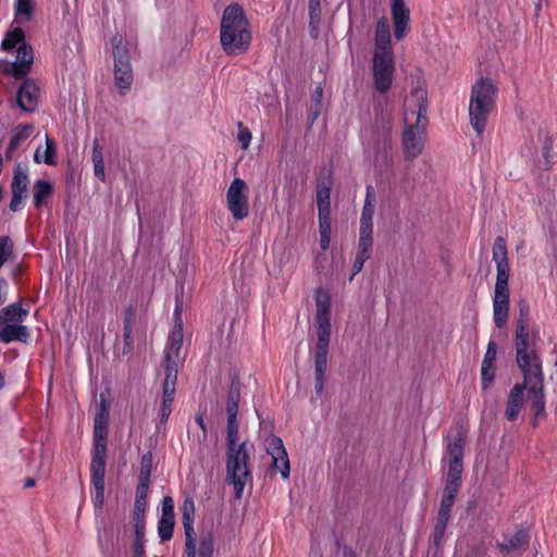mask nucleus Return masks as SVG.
I'll use <instances>...</instances> for the list:
<instances>
[{"instance_id":"obj_6","label":"nucleus","mask_w":557,"mask_h":557,"mask_svg":"<svg viewBox=\"0 0 557 557\" xmlns=\"http://www.w3.org/2000/svg\"><path fill=\"white\" fill-rule=\"evenodd\" d=\"M14 48H16L15 60L2 61L0 67L4 73L22 78L30 71L34 53L32 47L25 42V34L18 25H13L1 42V49L4 51H12Z\"/></svg>"},{"instance_id":"obj_36","label":"nucleus","mask_w":557,"mask_h":557,"mask_svg":"<svg viewBox=\"0 0 557 557\" xmlns=\"http://www.w3.org/2000/svg\"><path fill=\"white\" fill-rule=\"evenodd\" d=\"M493 261L496 265L509 264L507 259L506 242L503 237H497L493 245Z\"/></svg>"},{"instance_id":"obj_13","label":"nucleus","mask_w":557,"mask_h":557,"mask_svg":"<svg viewBox=\"0 0 557 557\" xmlns=\"http://www.w3.org/2000/svg\"><path fill=\"white\" fill-rule=\"evenodd\" d=\"M107 450H92L90 473L95 491L94 505L101 508L104 503V475H106Z\"/></svg>"},{"instance_id":"obj_15","label":"nucleus","mask_w":557,"mask_h":557,"mask_svg":"<svg viewBox=\"0 0 557 557\" xmlns=\"http://www.w3.org/2000/svg\"><path fill=\"white\" fill-rule=\"evenodd\" d=\"M265 449L272 458V468L278 470L283 479H288L290 465L283 441L278 436L271 435L265 440Z\"/></svg>"},{"instance_id":"obj_25","label":"nucleus","mask_w":557,"mask_h":557,"mask_svg":"<svg viewBox=\"0 0 557 557\" xmlns=\"http://www.w3.org/2000/svg\"><path fill=\"white\" fill-rule=\"evenodd\" d=\"M148 491V486H144V484L137 485L133 513L137 533L138 529L141 528V524L144 522L145 511L147 508Z\"/></svg>"},{"instance_id":"obj_53","label":"nucleus","mask_w":557,"mask_h":557,"mask_svg":"<svg viewBox=\"0 0 557 557\" xmlns=\"http://www.w3.org/2000/svg\"><path fill=\"white\" fill-rule=\"evenodd\" d=\"M108 420H109V412L104 405H101L99 410L97 411L95 419H94V425H102L108 426Z\"/></svg>"},{"instance_id":"obj_5","label":"nucleus","mask_w":557,"mask_h":557,"mask_svg":"<svg viewBox=\"0 0 557 557\" xmlns=\"http://www.w3.org/2000/svg\"><path fill=\"white\" fill-rule=\"evenodd\" d=\"M221 46L227 54H239L250 46L251 34L244 10L238 4L225 8L221 20Z\"/></svg>"},{"instance_id":"obj_46","label":"nucleus","mask_w":557,"mask_h":557,"mask_svg":"<svg viewBox=\"0 0 557 557\" xmlns=\"http://www.w3.org/2000/svg\"><path fill=\"white\" fill-rule=\"evenodd\" d=\"M150 475H151V457L150 455L143 456L141 459V467L139 472V482L138 484H144V486L149 487L150 482Z\"/></svg>"},{"instance_id":"obj_32","label":"nucleus","mask_w":557,"mask_h":557,"mask_svg":"<svg viewBox=\"0 0 557 557\" xmlns=\"http://www.w3.org/2000/svg\"><path fill=\"white\" fill-rule=\"evenodd\" d=\"M321 3L320 0H309V30L313 38L319 35V26L321 23Z\"/></svg>"},{"instance_id":"obj_64","label":"nucleus","mask_w":557,"mask_h":557,"mask_svg":"<svg viewBox=\"0 0 557 557\" xmlns=\"http://www.w3.org/2000/svg\"><path fill=\"white\" fill-rule=\"evenodd\" d=\"M312 98L317 102V104H320L321 98H322V88L321 87H317V89L313 92Z\"/></svg>"},{"instance_id":"obj_7","label":"nucleus","mask_w":557,"mask_h":557,"mask_svg":"<svg viewBox=\"0 0 557 557\" xmlns=\"http://www.w3.org/2000/svg\"><path fill=\"white\" fill-rule=\"evenodd\" d=\"M496 96L497 89L490 79L481 78L472 86L469 117L478 136H481L486 127L487 119L495 108Z\"/></svg>"},{"instance_id":"obj_17","label":"nucleus","mask_w":557,"mask_h":557,"mask_svg":"<svg viewBox=\"0 0 557 557\" xmlns=\"http://www.w3.org/2000/svg\"><path fill=\"white\" fill-rule=\"evenodd\" d=\"M39 87L33 79L23 82L17 90V104L25 112H34L38 107Z\"/></svg>"},{"instance_id":"obj_19","label":"nucleus","mask_w":557,"mask_h":557,"mask_svg":"<svg viewBox=\"0 0 557 557\" xmlns=\"http://www.w3.org/2000/svg\"><path fill=\"white\" fill-rule=\"evenodd\" d=\"M509 292L494 290L493 296V319L498 329L504 327L509 315Z\"/></svg>"},{"instance_id":"obj_31","label":"nucleus","mask_w":557,"mask_h":557,"mask_svg":"<svg viewBox=\"0 0 557 557\" xmlns=\"http://www.w3.org/2000/svg\"><path fill=\"white\" fill-rule=\"evenodd\" d=\"M315 349H329L331 339V320H317Z\"/></svg>"},{"instance_id":"obj_47","label":"nucleus","mask_w":557,"mask_h":557,"mask_svg":"<svg viewBox=\"0 0 557 557\" xmlns=\"http://www.w3.org/2000/svg\"><path fill=\"white\" fill-rule=\"evenodd\" d=\"M213 535L208 534L201 539L198 557H213Z\"/></svg>"},{"instance_id":"obj_33","label":"nucleus","mask_w":557,"mask_h":557,"mask_svg":"<svg viewBox=\"0 0 557 557\" xmlns=\"http://www.w3.org/2000/svg\"><path fill=\"white\" fill-rule=\"evenodd\" d=\"M519 317L516 324V336L531 335L529 332L530 307L525 300L519 301Z\"/></svg>"},{"instance_id":"obj_26","label":"nucleus","mask_w":557,"mask_h":557,"mask_svg":"<svg viewBox=\"0 0 557 557\" xmlns=\"http://www.w3.org/2000/svg\"><path fill=\"white\" fill-rule=\"evenodd\" d=\"M317 312L315 320H331V295L324 288H318L314 294Z\"/></svg>"},{"instance_id":"obj_1","label":"nucleus","mask_w":557,"mask_h":557,"mask_svg":"<svg viewBox=\"0 0 557 557\" xmlns=\"http://www.w3.org/2000/svg\"><path fill=\"white\" fill-rule=\"evenodd\" d=\"M516 360L528 387V400L535 418L545 413V395L543 391L542 361L537 354L535 341L531 335L515 338Z\"/></svg>"},{"instance_id":"obj_41","label":"nucleus","mask_w":557,"mask_h":557,"mask_svg":"<svg viewBox=\"0 0 557 557\" xmlns=\"http://www.w3.org/2000/svg\"><path fill=\"white\" fill-rule=\"evenodd\" d=\"M497 276L494 290H504L509 292L508 281H509V264L496 265Z\"/></svg>"},{"instance_id":"obj_45","label":"nucleus","mask_w":557,"mask_h":557,"mask_svg":"<svg viewBox=\"0 0 557 557\" xmlns=\"http://www.w3.org/2000/svg\"><path fill=\"white\" fill-rule=\"evenodd\" d=\"M13 242L9 236H0V269L13 253Z\"/></svg>"},{"instance_id":"obj_8","label":"nucleus","mask_w":557,"mask_h":557,"mask_svg":"<svg viewBox=\"0 0 557 557\" xmlns=\"http://www.w3.org/2000/svg\"><path fill=\"white\" fill-rule=\"evenodd\" d=\"M465 437V433L462 431H458L453 438H447V456L444 458V461H446L448 465L446 484L443 492V495L445 496L455 498L459 492L461 474L463 470L462 459Z\"/></svg>"},{"instance_id":"obj_59","label":"nucleus","mask_w":557,"mask_h":557,"mask_svg":"<svg viewBox=\"0 0 557 557\" xmlns=\"http://www.w3.org/2000/svg\"><path fill=\"white\" fill-rule=\"evenodd\" d=\"M8 281L0 276V306L7 300V289H8Z\"/></svg>"},{"instance_id":"obj_28","label":"nucleus","mask_w":557,"mask_h":557,"mask_svg":"<svg viewBox=\"0 0 557 557\" xmlns=\"http://www.w3.org/2000/svg\"><path fill=\"white\" fill-rule=\"evenodd\" d=\"M53 191L52 185L44 180H39L34 185V195L33 200L34 205L37 209L41 208L46 205L47 199L51 196Z\"/></svg>"},{"instance_id":"obj_2","label":"nucleus","mask_w":557,"mask_h":557,"mask_svg":"<svg viewBox=\"0 0 557 557\" xmlns=\"http://www.w3.org/2000/svg\"><path fill=\"white\" fill-rule=\"evenodd\" d=\"M403 149L407 159H416L423 150L428 128L426 90L416 87L405 100Z\"/></svg>"},{"instance_id":"obj_48","label":"nucleus","mask_w":557,"mask_h":557,"mask_svg":"<svg viewBox=\"0 0 557 557\" xmlns=\"http://www.w3.org/2000/svg\"><path fill=\"white\" fill-rule=\"evenodd\" d=\"M186 543H185V556L186 557H195L196 556V533L185 532Z\"/></svg>"},{"instance_id":"obj_3","label":"nucleus","mask_w":557,"mask_h":557,"mask_svg":"<svg viewBox=\"0 0 557 557\" xmlns=\"http://www.w3.org/2000/svg\"><path fill=\"white\" fill-rule=\"evenodd\" d=\"M395 72L391 28L387 20L381 17L375 25L372 74L374 87L385 94L392 86Z\"/></svg>"},{"instance_id":"obj_50","label":"nucleus","mask_w":557,"mask_h":557,"mask_svg":"<svg viewBox=\"0 0 557 557\" xmlns=\"http://www.w3.org/2000/svg\"><path fill=\"white\" fill-rule=\"evenodd\" d=\"M446 528H447V524L435 522L434 532H433V536H432V541L435 546L438 547L442 545L444 537H445Z\"/></svg>"},{"instance_id":"obj_4","label":"nucleus","mask_w":557,"mask_h":557,"mask_svg":"<svg viewBox=\"0 0 557 557\" xmlns=\"http://www.w3.org/2000/svg\"><path fill=\"white\" fill-rule=\"evenodd\" d=\"M227 460H226V481L234 486L235 497L242 498L244 488L250 479V472L247 466L249 451L247 444L238 442L237 419H227Z\"/></svg>"},{"instance_id":"obj_40","label":"nucleus","mask_w":557,"mask_h":557,"mask_svg":"<svg viewBox=\"0 0 557 557\" xmlns=\"http://www.w3.org/2000/svg\"><path fill=\"white\" fill-rule=\"evenodd\" d=\"M92 162H94L95 175L99 180L104 181L106 173H104L103 156H102V152H101L97 141H95L94 148H92Z\"/></svg>"},{"instance_id":"obj_55","label":"nucleus","mask_w":557,"mask_h":557,"mask_svg":"<svg viewBox=\"0 0 557 557\" xmlns=\"http://www.w3.org/2000/svg\"><path fill=\"white\" fill-rule=\"evenodd\" d=\"M133 315H134L133 308L132 307L127 308V310L125 311V319H124V338H125L126 343H128V341L131 339V327H132Z\"/></svg>"},{"instance_id":"obj_11","label":"nucleus","mask_w":557,"mask_h":557,"mask_svg":"<svg viewBox=\"0 0 557 557\" xmlns=\"http://www.w3.org/2000/svg\"><path fill=\"white\" fill-rule=\"evenodd\" d=\"M174 315L176 323L170 332L168 343L164 349L165 372L173 369L174 374L177 376V367L181 359V350L183 345V325L180 319V308L175 307Z\"/></svg>"},{"instance_id":"obj_44","label":"nucleus","mask_w":557,"mask_h":557,"mask_svg":"<svg viewBox=\"0 0 557 557\" xmlns=\"http://www.w3.org/2000/svg\"><path fill=\"white\" fill-rule=\"evenodd\" d=\"M108 426L94 425V450H107Z\"/></svg>"},{"instance_id":"obj_54","label":"nucleus","mask_w":557,"mask_h":557,"mask_svg":"<svg viewBox=\"0 0 557 557\" xmlns=\"http://www.w3.org/2000/svg\"><path fill=\"white\" fill-rule=\"evenodd\" d=\"M496 354L497 345L494 342H490L482 363L493 366L496 359Z\"/></svg>"},{"instance_id":"obj_20","label":"nucleus","mask_w":557,"mask_h":557,"mask_svg":"<svg viewBox=\"0 0 557 557\" xmlns=\"http://www.w3.org/2000/svg\"><path fill=\"white\" fill-rule=\"evenodd\" d=\"M524 389H528L525 384H516L507 399L506 410H505V417L509 421H513L517 419L518 414L520 413L523 404H524Z\"/></svg>"},{"instance_id":"obj_49","label":"nucleus","mask_w":557,"mask_h":557,"mask_svg":"<svg viewBox=\"0 0 557 557\" xmlns=\"http://www.w3.org/2000/svg\"><path fill=\"white\" fill-rule=\"evenodd\" d=\"M251 133L248 128L244 127L242 123H238L237 139L243 149H247L251 141Z\"/></svg>"},{"instance_id":"obj_14","label":"nucleus","mask_w":557,"mask_h":557,"mask_svg":"<svg viewBox=\"0 0 557 557\" xmlns=\"http://www.w3.org/2000/svg\"><path fill=\"white\" fill-rule=\"evenodd\" d=\"M530 534L525 529L506 533L497 546L504 557H520L529 547Z\"/></svg>"},{"instance_id":"obj_39","label":"nucleus","mask_w":557,"mask_h":557,"mask_svg":"<svg viewBox=\"0 0 557 557\" xmlns=\"http://www.w3.org/2000/svg\"><path fill=\"white\" fill-rule=\"evenodd\" d=\"M373 214L374 206L369 200V196L364 201V206L360 218V230H372L373 231Z\"/></svg>"},{"instance_id":"obj_56","label":"nucleus","mask_w":557,"mask_h":557,"mask_svg":"<svg viewBox=\"0 0 557 557\" xmlns=\"http://www.w3.org/2000/svg\"><path fill=\"white\" fill-rule=\"evenodd\" d=\"M25 198H26V196H24V195L12 194L10 209L14 212L21 210L24 206Z\"/></svg>"},{"instance_id":"obj_57","label":"nucleus","mask_w":557,"mask_h":557,"mask_svg":"<svg viewBox=\"0 0 557 557\" xmlns=\"http://www.w3.org/2000/svg\"><path fill=\"white\" fill-rule=\"evenodd\" d=\"M366 260H367V258H364L362 256H358V255L356 256V259L352 264V274L349 278L350 281L354 278V276L356 274H358L362 270Z\"/></svg>"},{"instance_id":"obj_23","label":"nucleus","mask_w":557,"mask_h":557,"mask_svg":"<svg viewBox=\"0 0 557 557\" xmlns=\"http://www.w3.org/2000/svg\"><path fill=\"white\" fill-rule=\"evenodd\" d=\"M331 181L329 178L319 180L317 184V207L319 216H331Z\"/></svg>"},{"instance_id":"obj_58","label":"nucleus","mask_w":557,"mask_h":557,"mask_svg":"<svg viewBox=\"0 0 557 557\" xmlns=\"http://www.w3.org/2000/svg\"><path fill=\"white\" fill-rule=\"evenodd\" d=\"M454 503H455L454 497L443 495L441 505H440V509L451 511Z\"/></svg>"},{"instance_id":"obj_43","label":"nucleus","mask_w":557,"mask_h":557,"mask_svg":"<svg viewBox=\"0 0 557 557\" xmlns=\"http://www.w3.org/2000/svg\"><path fill=\"white\" fill-rule=\"evenodd\" d=\"M327 354L329 349H315L314 351V373L315 376H325L327 368Z\"/></svg>"},{"instance_id":"obj_62","label":"nucleus","mask_w":557,"mask_h":557,"mask_svg":"<svg viewBox=\"0 0 557 557\" xmlns=\"http://www.w3.org/2000/svg\"><path fill=\"white\" fill-rule=\"evenodd\" d=\"M450 512L451 511L438 509L435 522L447 524L450 518Z\"/></svg>"},{"instance_id":"obj_27","label":"nucleus","mask_w":557,"mask_h":557,"mask_svg":"<svg viewBox=\"0 0 557 557\" xmlns=\"http://www.w3.org/2000/svg\"><path fill=\"white\" fill-rule=\"evenodd\" d=\"M34 160L37 163L44 162L48 165H55L57 164V148L55 143L52 138H50L48 135L45 139V148H37L34 154Z\"/></svg>"},{"instance_id":"obj_60","label":"nucleus","mask_w":557,"mask_h":557,"mask_svg":"<svg viewBox=\"0 0 557 557\" xmlns=\"http://www.w3.org/2000/svg\"><path fill=\"white\" fill-rule=\"evenodd\" d=\"M550 149H552V138L548 136H545L544 144H543V156L547 162L549 161Z\"/></svg>"},{"instance_id":"obj_63","label":"nucleus","mask_w":557,"mask_h":557,"mask_svg":"<svg viewBox=\"0 0 557 557\" xmlns=\"http://www.w3.org/2000/svg\"><path fill=\"white\" fill-rule=\"evenodd\" d=\"M314 389L317 395H321L324 389V376H315Z\"/></svg>"},{"instance_id":"obj_30","label":"nucleus","mask_w":557,"mask_h":557,"mask_svg":"<svg viewBox=\"0 0 557 557\" xmlns=\"http://www.w3.org/2000/svg\"><path fill=\"white\" fill-rule=\"evenodd\" d=\"M182 523L185 532H193L195 518V503L191 497H186L181 506Z\"/></svg>"},{"instance_id":"obj_37","label":"nucleus","mask_w":557,"mask_h":557,"mask_svg":"<svg viewBox=\"0 0 557 557\" xmlns=\"http://www.w3.org/2000/svg\"><path fill=\"white\" fill-rule=\"evenodd\" d=\"M175 519L160 517L158 522V534L161 542L170 541L173 536Z\"/></svg>"},{"instance_id":"obj_12","label":"nucleus","mask_w":557,"mask_h":557,"mask_svg":"<svg viewBox=\"0 0 557 557\" xmlns=\"http://www.w3.org/2000/svg\"><path fill=\"white\" fill-rule=\"evenodd\" d=\"M246 187V182L236 177L226 191L227 209L236 221L244 220L249 213L248 199L245 195Z\"/></svg>"},{"instance_id":"obj_35","label":"nucleus","mask_w":557,"mask_h":557,"mask_svg":"<svg viewBox=\"0 0 557 557\" xmlns=\"http://www.w3.org/2000/svg\"><path fill=\"white\" fill-rule=\"evenodd\" d=\"M239 405V391L234 385L231 386L226 399V416L227 419H237Z\"/></svg>"},{"instance_id":"obj_21","label":"nucleus","mask_w":557,"mask_h":557,"mask_svg":"<svg viewBox=\"0 0 557 557\" xmlns=\"http://www.w3.org/2000/svg\"><path fill=\"white\" fill-rule=\"evenodd\" d=\"M36 8L37 3L35 0H14L12 25L23 26L32 22Z\"/></svg>"},{"instance_id":"obj_10","label":"nucleus","mask_w":557,"mask_h":557,"mask_svg":"<svg viewBox=\"0 0 557 557\" xmlns=\"http://www.w3.org/2000/svg\"><path fill=\"white\" fill-rule=\"evenodd\" d=\"M392 117L388 113L376 116L373 124L362 129L361 138L367 149L383 150L391 146Z\"/></svg>"},{"instance_id":"obj_9","label":"nucleus","mask_w":557,"mask_h":557,"mask_svg":"<svg viewBox=\"0 0 557 557\" xmlns=\"http://www.w3.org/2000/svg\"><path fill=\"white\" fill-rule=\"evenodd\" d=\"M111 45L114 59L115 85L120 92L124 95L133 83V69L131 64L133 45L120 34L113 36Z\"/></svg>"},{"instance_id":"obj_18","label":"nucleus","mask_w":557,"mask_h":557,"mask_svg":"<svg viewBox=\"0 0 557 557\" xmlns=\"http://www.w3.org/2000/svg\"><path fill=\"white\" fill-rule=\"evenodd\" d=\"M177 376L174 374L173 369L166 371L163 382V395L161 404V423H165L172 412V404L175 396Z\"/></svg>"},{"instance_id":"obj_24","label":"nucleus","mask_w":557,"mask_h":557,"mask_svg":"<svg viewBox=\"0 0 557 557\" xmlns=\"http://www.w3.org/2000/svg\"><path fill=\"white\" fill-rule=\"evenodd\" d=\"M28 315V310L22 307L20 301L13 302L0 309V325L23 323Z\"/></svg>"},{"instance_id":"obj_34","label":"nucleus","mask_w":557,"mask_h":557,"mask_svg":"<svg viewBox=\"0 0 557 557\" xmlns=\"http://www.w3.org/2000/svg\"><path fill=\"white\" fill-rule=\"evenodd\" d=\"M320 247L325 251L331 243V216H319Z\"/></svg>"},{"instance_id":"obj_38","label":"nucleus","mask_w":557,"mask_h":557,"mask_svg":"<svg viewBox=\"0 0 557 557\" xmlns=\"http://www.w3.org/2000/svg\"><path fill=\"white\" fill-rule=\"evenodd\" d=\"M372 230H360L358 256L369 258V252L372 249Z\"/></svg>"},{"instance_id":"obj_61","label":"nucleus","mask_w":557,"mask_h":557,"mask_svg":"<svg viewBox=\"0 0 557 557\" xmlns=\"http://www.w3.org/2000/svg\"><path fill=\"white\" fill-rule=\"evenodd\" d=\"M139 533H140V529H138V533L136 532L137 539H136V543L134 545V557H143L144 556V546L140 543Z\"/></svg>"},{"instance_id":"obj_52","label":"nucleus","mask_w":557,"mask_h":557,"mask_svg":"<svg viewBox=\"0 0 557 557\" xmlns=\"http://www.w3.org/2000/svg\"><path fill=\"white\" fill-rule=\"evenodd\" d=\"M482 384L486 388L494 379V366L482 363L481 367Z\"/></svg>"},{"instance_id":"obj_42","label":"nucleus","mask_w":557,"mask_h":557,"mask_svg":"<svg viewBox=\"0 0 557 557\" xmlns=\"http://www.w3.org/2000/svg\"><path fill=\"white\" fill-rule=\"evenodd\" d=\"M28 185V176L25 172L18 171L14 173L12 180V194H21L26 196Z\"/></svg>"},{"instance_id":"obj_29","label":"nucleus","mask_w":557,"mask_h":557,"mask_svg":"<svg viewBox=\"0 0 557 557\" xmlns=\"http://www.w3.org/2000/svg\"><path fill=\"white\" fill-rule=\"evenodd\" d=\"M34 129V126L32 124H21L17 125L12 133V136L10 138L8 151L12 152L14 151L24 140H26L32 132Z\"/></svg>"},{"instance_id":"obj_16","label":"nucleus","mask_w":557,"mask_h":557,"mask_svg":"<svg viewBox=\"0 0 557 557\" xmlns=\"http://www.w3.org/2000/svg\"><path fill=\"white\" fill-rule=\"evenodd\" d=\"M406 1L407 0H391L394 36L397 40H401L409 29L410 10Z\"/></svg>"},{"instance_id":"obj_51","label":"nucleus","mask_w":557,"mask_h":557,"mask_svg":"<svg viewBox=\"0 0 557 557\" xmlns=\"http://www.w3.org/2000/svg\"><path fill=\"white\" fill-rule=\"evenodd\" d=\"M162 518H175L174 500L171 496H164L162 499Z\"/></svg>"},{"instance_id":"obj_22","label":"nucleus","mask_w":557,"mask_h":557,"mask_svg":"<svg viewBox=\"0 0 557 557\" xmlns=\"http://www.w3.org/2000/svg\"><path fill=\"white\" fill-rule=\"evenodd\" d=\"M29 336L30 334L28 327L22 323L0 325V342L4 344H9L14 341L27 343Z\"/></svg>"}]
</instances>
